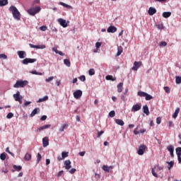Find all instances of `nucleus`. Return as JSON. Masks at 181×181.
I'll use <instances>...</instances> for the list:
<instances>
[{"instance_id":"nucleus-27","label":"nucleus","mask_w":181,"mask_h":181,"mask_svg":"<svg viewBox=\"0 0 181 181\" xmlns=\"http://www.w3.org/2000/svg\"><path fill=\"white\" fill-rule=\"evenodd\" d=\"M49 100V96H44L42 98H40L37 103H43V101H47Z\"/></svg>"},{"instance_id":"nucleus-57","label":"nucleus","mask_w":181,"mask_h":181,"mask_svg":"<svg viewBox=\"0 0 181 181\" xmlns=\"http://www.w3.org/2000/svg\"><path fill=\"white\" fill-rule=\"evenodd\" d=\"M104 134V131H100L98 132L97 138H100Z\"/></svg>"},{"instance_id":"nucleus-47","label":"nucleus","mask_w":181,"mask_h":181,"mask_svg":"<svg viewBox=\"0 0 181 181\" xmlns=\"http://www.w3.org/2000/svg\"><path fill=\"white\" fill-rule=\"evenodd\" d=\"M0 59H3L4 60H6L8 59V56L5 54H0Z\"/></svg>"},{"instance_id":"nucleus-11","label":"nucleus","mask_w":181,"mask_h":181,"mask_svg":"<svg viewBox=\"0 0 181 181\" xmlns=\"http://www.w3.org/2000/svg\"><path fill=\"white\" fill-rule=\"evenodd\" d=\"M117 27L114 26V25H110L108 27L107 32V33H115V32H117Z\"/></svg>"},{"instance_id":"nucleus-17","label":"nucleus","mask_w":181,"mask_h":181,"mask_svg":"<svg viewBox=\"0 0 181 181\" xmlns=\"http://www.w3.org/2000/svg\"><path fill=\"white\" fill-rule=\"evenodd\" d=\"M15 101H19L21 98H22V96H21V92L17 91L16 94L13 95Z\"/></svg>"},{"instance_id":"nucleus-64","label":"nucleus","mask_w":181,"mask_h":181,"mask_svg":"<svg viewBox=\"0 0 181 181\" xmlns=\"http://www.w3.org/2000/svg\"><path fill=\"white\" fill-rule=\"evenodd\" d=\"M178 159V163H181V156H177Z\"/></svg>"},{"instance_id":"nucleus-6","label":"nucleus","mask_w":181,"mask_h":181,"mask_svg":"<svg viewBox=\"0 0 181 181\" xmlns=\"http://www.w3.org/2000/svg\"><path fill=\"white\" fill-rule=\"evenodd\" d=\"M142 66V62H134V66L132 68L134 71H137L138 69Z\"/></svg>"},{"instance_id":"nucleus-61","label":"nucleus","mask_w":181,"mask_h":181,"mask_svg":"<svg viewBox=\"0 0 181 181\" xmlns=\"http://www.w3.org/2000/svg\"><path fill=\"white\" fill-rule=\"evenodd\" d=\"M30 104H32V102H30V101L25 102L23 104V107H28V105H29Z\"/></svg>"},{"instance_id":"nucleus-10","label":"nucleus","mask_w":181,"mask_h":181,"mask_svg":"<svg viewBox=\"0 0 181 181\" xmlns=\"http://www.w3.org/2000/svg\"><path fill=\"white\" fill-rule=\"evenodd\" d=\"M58 22H59V25L61 26H62V28H67L68 25H67V22L66 21V20H64L63 18H59Z\"/></svg>"},{"instance_id":"nucleus-38","label":"nucleus","mask_w":181,"mask_h":181,"mask_svg":"<svg viewBox=\"0 0 181 181\" xmlns=\"http://www.w3.org/2000/svg\"><path fill=\"white\" fill-rule=\"evenodd\" d=\"M67 127H69V124H63L59 129L60 132H63Z\"/></svg>"},{"instance_id":"nucleus-33","label":"nucleus","mask_w":181,"mask_h":181,"mask_svg":"<svg viewBox=\"0 0 181 181\" xmlns=\"http://www.w3.org/2000/svg\"><path fill=\"white\" fill-rule=\"evenodd\" d=\"M64 63L66 66H67V67H70V66H71V63L70 62L69 59H64Z\"/></svg>"},{"instance_id":"nucleus-40","label":"nucleus","mask_w":181,"mask_h":181,"mask_svg":"<svg viewBox=\"0 0 181 181\" xmlns=\"http://www.w3.org/2000/svg\"><path fill=\"white\" fill-rule=\"evenodd\" d=\"M0 159L1 160H5V159H6V154L5 153H2L1 155H0Z\"/></svg>"},{"instance_id":"nucleus-54","label":"nucleus","mask_w":181,"mask_h":181,"mask_svg":"<svg viewBox=\"0 0 181 181\" xmlns=\"http://www.w3.org/2000/svg\"><path fill=\"white\" fill-rule=\"evenodd\" d=\"M162 122V118L160 117H157L156 119V124H159Z\"/></svg>"},{"instance_id":"nucleus-62","label":"nucleus","mask_w":181,"mask_h":181,"mask_svg":"<svg viewBox=\"0 0 181 181\" xmlns=\"http://www.w3.org/2000/svg\"><path fill=\"white\" fill-rule=\"evenodd\" d=\"M126 95H127V93H124L123 95H121V100H122V101H125Z\"/></svg>"},{"instance_id":"nucleus-14","label":"nucleus","mask_w":181,"mask_h":181,"mask_svg":"<svg viewBox=\"0 0 181 181\" xmlns=\"http://www.w3.org/2000/svg\"><path fill=\"white\" fill-rule=\"evenodd\" d=\"M42 146L46 148V146H49V137L45 136L42 139Z\"/></svg>"},{"instance_id":"nucleus-59","label":"nucleus","mask_w":181,"mask_h":181,"mask_svg":"<svg viewBox=\"0 0 181 181\" xmlns=\"http://www.w3.org/2000/svg\"><path fill=\"white\" fill-rule=\"evenodd\" d=\"M95 47L96 49H99V47H101V42H96L95 43Z\"/></svg>"},{"instance_id":"nucleus-13","label":"nucleus","mask_w":181,"mask_h":181,"mask_svg":"<svg viewBox=\"0 0 181 181\" xmlns=\"http://www.w3.org/2000/svg\"><path fill=\"white\" fill-rule=\"evenodd\" d=\"M30 47H31V49H46V45H34L33 44H29Z\"/></svg>"},{"instance_id":"nucleus-39","label":"nucleus","mask_w":181,"mask_h":181,"mask_svg":"<svg viewBox=\"0 0 181 181\" xmlns=\"http://www.w3.org/2000/svg\"><path fill=\"white\" fill-rule=\"evenodd\" d=\"M175 83L176 84H180L181 83V77L180 76H175Z\"/></svg>"},{"instance_id":"nucleus-51","label":"nucleus","mask_w":181,"mask_h":181,"mask_svg":"<svg viewBox=\"0 0 181 181\" xmlns=\"http://www.w3.org/2000/svg\"><path fill=\"white\" fill-rule=\"evenodd\" d=\"M76 171H77V170L76 168H71L69 172V173H71V175H73V174L76 173Z\"/></svg>"},{"instance_id":"nucleus-58","label":"nucleus","mask_w":181,"mask_h":181,"mask_svg":"<svg viewBox=\"0 0 181 181\" xmlns=\"http://www.w3.org/2000/svg\"><path fill=\"white\" fill-rule=\"evenodd\" d=\"M6 152H7V153H9V155H12V156H13V154L12 152H11V151H9V147H7L6 148Z\"/></svg>"},{"instance_id":"nucleus-31","label":"nucleus","mask_w":181,"mask_h":181,"mask_svg":"<svg viewBox=\"0 0 181 181\" xmlns=\"http://www.w3.org/2000/svg\"><path fill=\"white\" fill-rule=\"evenodd\" d=\"M166 163H168V170H170V169H172V167L173 166V165H175V161H167Z\"/></svg>"},{"instance_id":"nucleus-16","label":"nucleus","mask_w":181,"mask_h":181,"mask_svg":"<svg viewBox=\"0 0 181 181\" xmlns=\"http://www.w3.org/2000/svg\"><path fill=\"white\" fill-rule=\"evenodd\" d=\"M148 15H150V16H153V15H155V13H156V8L153 7H150L148 8Z\"/></svg>"},{"instance_id":"nucleus-34","label":"nucleus","mask_w":181,"mask_h":181,"mask_svg":"<svg viewBox=\"0 0 181 181\" xmlns=\"http://www.w3.org/2000/svg\"><path fill=\"white\" fill-rule=\"evenodd\" d=\"M176 155L181 156V147H177L175 149Z\"/></svg>"},{"instance_id":"nucleus-49","label":"nucleus","mask_w":181,"mask_h":181,"mask_svg":"<svg viewBox=\"0 0 181 181\" xmlns=\"http://www.w3.org/2000/svg\"><path fill=\"white\" fill-rule=\"evenodd\" d=\"M13 117V113L12 112H9L8 113V115H6V118L8 119H11V118Z\"/></svg>"},{"instance_id":"nucleus-25","label":"nucleus","mask_w":181,"mask_h":181,"mask_svg":"<svg viewBox=\"0 0 181 181\" xmlns=\"http://www.w3.org/2000/svg\"><path fill=\"white\" fill-rule=\"evenodd\" d=\"M124 86V83H119L118 85H117V91L119 93H122V87Z\"/></svg>"},{"instance_id":"nucleus-56","label":"nucleus","mask_w":181,"mask_h":181,"mask_svg":"<svg viewBox=\"0 0 181 181\" xmlns=\"http://www.w3.org/2000/svg\"><path fill=\"white\" fill-rule=\"evenodd\" d=\"M156 168H157L158 170H163V167H160L159 165H155L154 166V169H156Z\"/></svg>"},{"instance_id":"nucleus-3","label":"nucleus","mask_w":181,"mask_h":181,"mask_svg":"<svg viewBox=\"0 0 181 181\" xmlns=\"http://www.w3.org/2000/svg\"><path fill=\"white\" fill-rule=\"evenodd\" d=\"M41 9L42 8L39 6L34 7L28 9V13H29V15H31V16H35L36 13H39L40 12Z\"/></svg>"},{"instance_id":"nucleus-7","label":"nucleus","mask_w":181,"mask_h":181,"mask_svg":"<svg viewBox=\"0 0 181 181\" xmlns=\"http://www.w3.org/2000/svg\"><path fill=\"white\" fill-rule=\"evenodd\" d=\"M145 149H146V146L145 145L140 146L137 151L138 155H144V153H145Z\"/></svg>"},{"instance_id":"nucleus-18","label":"nucleus","mask_w":181,"mask_h":181,"mask_svg":"<svg viewBox=\"0 0 181 181\" xmlns=\"http://www.w3.org/2000/svg\"><path fill=\"white\" fill-rule=\"evenodd\" d=\"M102 169L105 172H107L108 173V172H110V169H114V166H112V165L108 166V165H103Z\"/></svg>"},{"instance_id":"nucleus-45","label":"nucleus","mask_w":181,"mask_h":181,"mask_svg":"<svg viewBox=\"0 0 181 181\" xmlns=\"http://www.w3.org/2000/svg\"><path fill=\"white\" fill-rule=\"evenodd\" d=\"M164 90L165 93H167V94H169L170 93V88H169V86H165Z\"/></svg>"},{"instance_id":"nucleus-41","label":"nucleus","mask_w":181,"mask_h":181,"mask_svg":"<svg viewBox=\"0 0 181 181\" xmlns=\"http://www.w3.org/2000/svg\"><path fill=\"white\" fill-rule=\"evenodd\" d=\"M40 160H42V155L38 153L37 155V163H39Z\"/></svg>"},{"instance_id":"nucleus-42","label":"nucleus","mask_w":181,"mask_h":181,"mask_svg":"<svg viewBox=\"0 0 181 181\" xmlns=\"http://www.w3.org/2000/svg\"><path fill=\"white\" fill-rule=\"evenodd\" d=\"M122 53V47H118L117 56H121Z\"/></svg>"},{"instance_id":"nucleus-19","label":"nucleus","mask_w":181,"mask_h":181,"mask_svg":"<svg viewBox=\"0 0 181 181\" xmlns=\"http://www.w3.org/2000/svg\"><path fill=\"white\" fill-rule=\"evenodd\" d=\"M38 112H40V109L39 107H36L32 111L30 117H35V115H36V114H37Z\"/></svg>"},{"instance_id":"nucleus-63","label":"nucleus","mask_w":181,"mask_h":181,"mask_svg":"<svg viewBox=\"0 0 181 181\" xmlns=\"http://www.w3.org/2000/svg\"><path fill=\"white\" fill-rule=\"evenodd\" d=\"M78 155L80 156H84L86 155V151L79 152Z\"/></svg>"},{"instance_id":"nucleus-21","label":"nucleus","mask_w":181,"mask_h":181,"mask_svg":"<svg viewBox=\"0 0 181 181\" xmlns=\"http://www.w3.org/2000/svg\"><path fill=\"white\" fill-rule=\"evenodd\" d=\"M179 112H180V108L177 107V108L175 109V112H174L173 115V118H174V119L177 118V115H179Z\"/></svg>"},{"instance_id":"nucleus-44","label":"nucleus","mask_w":181,"mask_h":181,"mask_svg":"<svg viewBox=\"0 0 181 181\" xmlns=\"http://www.w3.org/2000/svg\"><path fill=\"white\" fill-rule=\"evenodd\" d=\"M109 117H110L111 118H114V117H115V111L112 110L109 112Z\"/></svg>"},{"instance_id":"nucleus-43","label":"nucleus","mask_w":181,"mask_h":181,"mask_svg":"<svg viewBox=\"0 0 181 181\" xmlns=\"http://www.w3.org/2000/svg\"><path fill=\"white\" fill-rule=\"evenodd\" d=\"M89 73V76H94V74H95V71L94 70V69H90L88 71Z\"/></svg>"},{"instance_id":"nucleus-36","label":"nucleus","mask_w":181,"mask_h":181,"mask_svg":"<svg viewBox=\"0 0 181 181\" xmlns=\"http://www.w3.org/2000/svg\"><path fill=\"white\" fill-rule=\"evenodd\" d=\"M145 98H146V101H151V100H152L153 98V97H152V95L146 93Z\"/></svg>"},{"instance_id":"nucleus-4","label":"nucleus","mask_w":181,"mask_h":181,"mask_svg":"<svg viewBox=\"0 0 181 181\" xmlns=\"http://www.w3.org/2000/svg\"><path fill=\"white\" fill-rule=\"evenodd\" d=\"M35 62H37V59H30V58H25L22 61L23 64H29V63H35Z\"/></svg>"},{"instance_id":"nucleus-35","label":"nucleus","mask_w":181,"mask_h":181,"mask_svg":"<svg viewBox=\"0 0 181 181\" xmlns=\"http://www.w3.org/2000/svg\"><path fill=\"white\" fill-rule=\"evenodd\" d=\"M137 94L139 97H146L147 93L144 91H139Z\"/></svg>"},{"instance_id":"nucleus-12","label":"nucleus","mask_w":181,"mask_h":181,"mask_svg":"<svg viewBox=\"0 0 181 181\" xmlns=\"http://www.w3.org/2000/svg\"><path fill=\"white\" fill-rule=\"evenodd\" d=\"M64 164L65 166V169H66V170L71 169V161H70V160H65Z\"/></svg>"},{"instance_id":"nucleus-28","label":"nucleus","mask_w":181,"mask_h":181,"mask_svg":"<svg viewBox=\"0 0 181 181\" xmlns=\"http://www.w3.org/2000/svg\"><path fill=\"white\" fill-rule=\"evenodd\" d=\"M170 15H172V13L171 12H163V18H168L170 16Z\"/></svg>"},{"instance_id":"nucleus-26","label":"nucleus","mask_w":181,"mask_h":181,"mask_svg":"<svg viewBox=\"0 0 181 181\" xmlns=\"http://www.w3.org/2000/svg\"><path fill=\"white\" fill-rule=\"evenodd\" d=\"M115 122L117 124V125H120L121 127H123V125L125 124L122 119H115Z\"/></svg>"},{"instance_id":"nucleus-52","label":"nucleus","mask_w":181,"mask_h":181,"mask_svg":"<svg viewBox=\"0 0 181 181\" xmlns=\"http://www.w3.org/2000/svg\"><path fill=\"white\" fill-rule=\"evenodd\" d=\"M54 78V77L51 76V77H49V78L45 79V81H46L47 83H50V81H53Z\"/></svg>"},{"instance_id":"nucleus-23","label":"nucleus","mask_w":181,"mask_h":181,"mask_svg":"<svg viewBox=\"0 0 181 181\" xmlns=\"http://www.w3.org/2000/svg\"><path fill=\"white\" fill-rule=\"evenodd\" d=\"M59 4L62 5V6H64V8H66L67 9H73V6L66 4L65 3L63 2H59Z\"/></svg>"},{"instance_id":"nucleus-29","label":"nucleus","mask_w":181,"mask_h":181,"mask_svg":"<svg viewBox=\"0 0 181 181\" xmlns=\"http://www.w3.org/2000/svg\"><path fill=\"white\" fill-rule=\"evenodd\" d=\"M8 0H0V6H5L6 5H8Z\"/></svg>"},{"instance_id":"nucleus-46","label":"nucleus","mask_w":181,"mask_h":181,"mask_svg":"<svg viewBox=\"0 0 181 181\" xmlns=\"http://www.w3.org/2000/svg\"><path fill=\"white\" fill-rule=\"evenodd\" d=\"M40 30H42V32H45V30H47V26L42 25L40 27Z\"/></svg>"},{"instance_id":"nucleus-9","label":"nucleus","mask_w":181,"mask_h":181,"mask_svg":"<svg viewBox=\"0 0 181 181\" xmlns=\"http://www.w3.org/2000/svg\"><path fill=\"white\" fill-rule=\"evenodd\" d=\"M167 149L169 151L171 158H175V154L173 153L175 152V147H173L172 145H169L167 147Z\"/></svg>"},{"instance_id":"nucleus-32","label":"nucleus","mask_w":181,"mask_h":181,"mask_svg":"<svg viewBox=\"0 0 181 181\" xmlns=\"http://www.w3.org/2000/svg\"><path fill=\"white\" fill-rule=\"evenodd\" d=\"M106 80H111V81H115L117 78H113L111 75L106 76Z\"/></svg>"},{"instance_id":"nucleus-22","label":"nucleus","mask_w":181,"mask_h":181,"mask_svg":"<svg viewBox=\"0 0 181 181\" xmlns=\"http://www.w3.org/2000/svg\"><path fill=\"white\" fill-rule=\"evenodd\" d=\"M143 111L144 113L146 114V115H149V108L148 107L147 105L143 106Z\"/></svg>"},{"instance_id":"nucleus-20","label":"nucleus","mask_w":181,"mask_h":181,"mask_svg":"<svg viewBox=\"0 0 181 181\" xmlns=\"http://www.w3.org/2000/svg\"><path fill=\"white\" fill-rule=\"evenodd\" d=\"M50 127H52V125L50 124H46V125H44L42 127H40V128H38L37 129V132H40L41 131H43V129H47V128H50Z\"/></svg>"},{"instance_id":"nucleus-1","label":"nucleus","mask_w":181,"mask_h":181,"mask_svg":"<svg viewBox=\"0 0 181 181\" xmlns=\"http://www.w3.org/2000/svg\"><path fill=\"white\" fill-rule=\"evenodd\" d=\"M10 11L12 12L13 16L15 19H17V21L21 19V13H19V11H18V8H16L15 6H11L10 7Z\"/></svg>"},{"instance_id":"nucleus-50","label":"nucleus","mask_w":181,"mask_h":181,"mask_svg":"<svg viewBox=\"0 0 181 181\" xmlns=\"http://www.w3.org/2000/svg\"><path fill=\"white\" fill-rule=\"evenodd\" d=\"M151 173H152L153 176H154V177H158V174L156 173L155 168L151 169Z\"/></svg>"},{"instance_id":"nucleus-37","label":"nucleus","mask_w":181,"mask_h":181,"mask_svg":"<svg viewBox=\"0 0 181 181\" xmlns=\"http://www.w3.org/2000/svg\"><path fill=\"white\" fill-rule=\"evenodd\" d=\"M62 159H65V158L69 157V152H64V151H63V152L62 153Z\"/></svg>"},{"instance_id":"nucleus-60","label":"nucleus","mask_w":181,"mask_h":181,"mask_svg":"<svg viewBox=\"0 0 181 181\" xmlns=\"http://www.w3.org/2000/svg\"><path fill=\"white\" fill-rule=\"evenodd\" d=\"M40 119L41 121H46V119H47V116L43 115L41 117Z\"/></svg>"},{"instance_id":"nucleus-2","label":"nucleus","mask_w":181,"mask_h":181,"mask_svg":"<svg viewBox=\"0 0 181 181\" xmlns=\"http://www.w3.org/2000/svg\"><path fill=\"white\" fill-rule=\"evenodd\" d=\"M28 81H17L16 84L13 85L14 88H21L28 86Z\"/></svg>"},{"instance_id":"nucleus-30","label":"nucleus","mask_w":181,"mask_h":181,"mask_svg":"<svg viewBox=\"0 0 181 181\" xmlns=\"http://www.w3.org/2000/svg\"><path fill=\"white\" fill-rule=\"evenodd\" d=\"M13 169H15V170H16L17 172H21V170H22V166L21 165H14L13 166Z\"/></svg>"},{"instance_id":"nucleus-24","label":"nucleus","mask_w":181,"mask_h":181,"mask_svg":"<svg viewBox=\"0 0 181 181\" xmlns=\"http://www.w3.org/2000/svg\"><path fill=\"white\" fill-rule=\"evenodd\" d=\"M25 160H30L32 159V154L29 153H26V154L24 156Z\"/></svg>"},{"instance_id":"nucleus-48","label":"nucleus","mask_w":181,"mask_h":181,"mask_svg":"<svg viewBox=\"0 0 181 181\" xmlns=\"http://www.w3.org/2000/svg\"><path fill=\"white\" fill-rule=\"evenodd\" d=\"M159 46H160L161 47H165L168 46V43H166V42H165V41H162L161 42H160Z\"/></svg>"},{"instance_id":"nucleus-53","label":"nucleus","mask_w":181,"mask_h":181,"mask_svg":"<svg viewBox=\"0 0 181 181\" xmlns=\"http://www.w3.org/2000/svg\"><path fill=\"white\" fill-rule=\"evenodd\" d=\"M79 80H81V81H86V76L82 75L79 77Z\"/></svg>"},{"instance_id":"nucleus-8","label":"nucleus","mask_w":181,"mask_h":181,"mask_svg":"<svg viewBox=\"0 0 181 181\" xmlns=\"http://www.w3.org/2000/svg\"><path fill=\"white\" fill-rule=\"evenodd\" d=\"M142 108V105L141 104H136L134 105L133 107H132V112H136V111H139Z\"/></svg>"},{"instance_id":"nucleus-15","label":"nucleus","mask_w":181,"mask_h":181,"mask_svg":"<svg viewBox=\"0 0 181 181\" xmlns=\"http://www.w3.org/2000/svg\"><path fill=\"white\" fill-rule=\"evenodd\" d=\"M17 54L20 59H25L26 57V52L25 51H18Z\"/></svg>"},{"instance_id":"nucleus-55","label":"nucleus","mask_w":181,"mask_h":181,"mask_svg":"<svg viewBox=\"0 0 181 181\" xmlns=\"http://www.w3.org/2000/svg\"><path fill=\"white\" fill-rule=\"evenodd\" d=\"M64 173V171L61 170L57 174V177H60V176H63V174Z\"/></svg>"},{"instance_id":"nucleus-5","label":"nucleus","mask_w":181,"mask_h":181,"mask_svg":"<svg viewBox=\"0 0 181 181\" xmlns=\"http://www.w3.org/2000/svg\"><path fill=\"white\" fill-rule=\"evenodd\" d=\"M83 95V91H81V90H76L74 93V98H76V100H78V98H81V96Z\"/></svg>"}]
</instances>
